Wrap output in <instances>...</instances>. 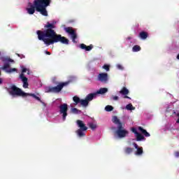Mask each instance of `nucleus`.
<instances>
[{"label":"nucleus","mask_w":179,"mask_h":179,"mask_svg":"<svg viewBox=\"0 0 179 179\" xmlns=\"http://www.w3.org/2000/svg\"><path fill=\"white\" fill-rule=\"evenodd\" d=\"M0 76H1V71H0Z\"/></svg>","instance_id":"39"},{"label":"nucleus","mask_w":179,"mask_h":179,"mask_svg":"<svg viewBox=\"0 0 179 179\" xmlns=\"http://www.w3.org/2000/svg\"><path fill=\"white\" fill-rule=\"evenodd\" d=\"M96 97H97V94L95 93H93V94H88L85 99L87 100V101H92V100H93L94 99H96Z\"/></svg>","instance_id":"15"},{"label":"nucleus","mask_w":179,"mask_h":179,"mask_svg":"<svg viewBox=\"0 0 179 179\" xmlns=\"http://www.w3.org/2000/svg\"><path fill=\"white\" fill-rule=\"evenodd\" d=\"M51 1L50 0H34V4L28 3L27 12L29 15L34 14V12H39L43 16H48L47 6H50Z\"/></svg>","instance_id":"2"},{"label":"nucleus","mask_w":179,"mask_h":179,"mask_svg":"<svg viewBox=\"0 0 179 179\" xmlns=\"http://www.w3.org/2000/svg\"><path fill=\"white\" fill-rule=\"evenodd\" d=\"M27 72V75H30V71L29 69L22 67V73L20 75V79H21L22 83H23V87L24 89H27L29 87V83L27 82V78H26V76H24V73Z\"/></svg>","instance_id":"8"},{"label":"nucleus","mask_w":179,"mask_h":179,"mask_svg":"<svg viewBox=\"0 0 179 179\" xmlns=\"http://www.w3.org/2000/svg\"><path fill=\"white\" fill-rule=\"evenodd\" d=\"M112 129H113V130L115 129V127H112Z\"/></svg>","instance_id":"37"},{"label":"nucleus","mask_w":179,"mask_h":179,"mask_svg":"<svg viewBox=\"0 0 179 179\" xmlns=\"http://www.w3.org/2000/svg\"><path fill=\"white\" fill-rule=\"evenodd\" d=\"M45 54H47V55H51V52L48 51H45Z\"/></svg>","instance_id":"32"},{"label":"nucleus","mask_w":179,"mask_h":179,"mask_svg":"<svg viewBox=\"0 0 179 179\" xmlns=\"http://www.w3.org/2000/svg\"><path fill=\"white\" fill-rule=\"evenodd\" d=\"M71 113H73V114H80L82 113V111L80 110H78V108H72Z\"/></svg>","instance_id":"23"},{"label":"nucleus","mask_w":179,"mask_h":179,"mask_svg":"<svg viewBox=\"0 0 179 179\" xmlns=\"http://www.w3.org/2000/svg\"><path fill=\"white\" fill-rule=\"evenodd\" d=\"M1 61H3V62H6L3 65V66L1 68V69L3 71H5V72H6V73H12V72H17V69L13 68V69H10V65L9 64V63L8 62H13V60L8 58V57H1Z\"/></svg>","instance_id":"5"},{"label":"nucleus","mask_w":179,"mask_h":179,"mask_svg":"<svg viewBox=\"0 0 179 179\" xmlns=\"http://www.w3.org/2000/svg\"><path fill=\"white\" fill-rule=\"evenodd\" d=\"M125 153H127V155H129V153H132V148H127L125 149Z\"/></svg>","instance_id":"28"},{"label":"nucleus","mask_w":179,"mask_h":179,"mask_svg":"<svg viewBox=\"0 0 179 179\" xmlns=\"http://www.w3.org/2000/svg\"><path fill=\"white\" fill-rule=\"evenodd\" d=\"M80 104V106H83V107H87V106H89V101L86 99H81Z\"/></svg>","instance_id":"19"},{"label":"nucleus","mask_w":179,"mask_h":179,"mask_svg":"<svg viewBox=\"0 0 179 179\" xmlns=\"http://www.w3.org/2000/svg\"><path fill=\"white\" fill-rule=\"evenodd\" d=\"M103 69H105V71H106V72H108V71H110V66L108 64H105L103 66Z\"/></svg>","instance_id":"27"},{"label":"nucleus","mask_w":179,"mask_h":179,"mask_svg":"<svg viewBox=\"0 0 179 179\" xmlns=\"http://www.w3.org/2000/svg\"><path fill=\"white\" fill-rule=\"evenodd\" d=\"M64 30L66 33H68V34H70L73 43H76V33L71 27H66L64 28Z\"/></svg>","instance_id":"10"},{"label":"nucleus","mask_w":179,"mask_h":179,"mask_svg":"<svg viewBox=\"0 0 179 179\" xmlns=\"http://www.w3.org/2000/svg\"><path fill=\"white\" fill-rule=\"evenodd\" d=\"M71 107H73V103H71Z\"/></svg>","instance_id":"36"},{"label":"nucleus","mask_w":179,"mask_h":179,"mask_svg":"<svg viewBox=\"0 0 179 179\" xmlns=\"http://www.w3.org/2000/svg\"><path fill=\"white\" fill-rule=\"evenodd\" d=\"M107 92H108V89L101 88L96 92H95V94H96V95L97 94H104L107 93Z\"/></svg>","instance_id":"18"},{"label":"nucleus","mask_w":179,"mask_h":179,"mask_svg":"<svg viewBox=\"0 0 179 179\" xmlns=\"http://www.w3.org/2000/svg\"><path fill=\"white\" fill-rule=\"evenodd\" d=\"M77 125L80 129L76 131V134L79 138H82V136H85L86 134L85 131H87V127L85 125L82 120H77Z\"/></svg>","instance_id":"7"},{"label":"nucleus","mask_w":179,"mask_h":179,"mask_svg":"<svg viewBox=\"0 0 179 179\" xmlns=\"http://www.w3.org/2000/svg\"><path fill=\"white\" fill-rule=\"evenodd\" d=\"M176 115L178 117V120H177L176 122H177V124H179V113H177Z\"/></svg>","instance_id":"31"},{"label":"nucleus","mask_w":179,"mask_h":179,"mask_svg":"<svg viewBox=\"0 0 179 179\" xmlns=\"http://www.w3.org/2000/svg\"><path fill=\"white\" fill-rule=\"evenodd\" d=\"M139 36L143 40L148 38V34L145 31L141 32Z\"/></svg>","instance_id":"22"},{"label":"nucleus","mask_w":179,"mask_h":179,"mask_svg":"<svg viewBox=\"0 0 179 179\" xmlns=\"http://www.w3.org/2000/svg\"><path fill=\"white\" fill-rule=\"evenodd\" d=\"M119 93L123 96V99H129V100H131V97L128 96V94H129V90L127 89V87H123Z\"/></svg>","instance_id":"13"},{"label":"nucleus","mask_w":179,"mask_h":179,"mask_svg":"<svg viewBox=\"0 0 179 179\" xmlns=\"http://www.w3.org/2000/svg\"><path fill=\"white\" fill-rule=\"evenodd\" d=\"M98 80L102 83H106L108 80V74L107 73H101L98 75Z\"/></svg>","instance_id":"12"},{"label":"nucleus","mask_w":179,"mask_h":179,"mask_svg":"<svg viewBox=\"0 0 179 179\" xmlns=\"http://www.w3.org/2000/svg\"><path fill=\"white\" fill-rule=\"evenodd\" d=\"M59 114L62 117V120L65 121L66 120V116L68 115V104L63 103L59 106Z\"/></svg>","instance_id":"9"},{"label":"nucleus","mask_w":179,"mask_h":179,"mask_svg":"<svg viewBox=\"0 0 179 179\" xmlns=\"http://www.w3.org/2000/svg\"><path fill=\"white\" fill-rule=\"evenodd\" d=\"M112 100H114L115 101H117V100H118V96H112Z\"/></svg>","instance_id":"30"},{"label":"nucleus","mask_w":179,"mask_h":179,"mask_svg":"<svg viewBox=\"0 0 179 179\" xmlns=\"http://www.w3.org/2000/svg\"><path fill=\"white\" fill-rule=\"evenodd\" d=\"M133 52H138V51H141V46L139 45H134L133 47Z\"/></svg>","instance_id":"24"},{"label":"nucleus","mask_w":179,"mask_h":179,"mask_svg":"<svg viewBox=\"0 0 179 179\" xmlns=\"http://www.w3.org/2000/svg\"><path fill=\"white\" fill-rule=\"evenodd\" d=\"M73 101H74V104L75 106L78 105V104H80V98H79L78 96H75L74 97H73Z\"/></svg>","instance_id":"20"},{"label":"nucleus","mask_w":179,"mask_h":179,"mask_svg":"<svg viewBox=\"0 0 179 179\" xmlns=\"http://www.w3.org/2000/svg\"><path fill=\"white\" fill-rule=\"evenodd\" d=\"M177 59H179V54L177 56Z\"/></svg>","instance_id":"35"},{"label":"nucleus","mask_w":179,"mask_h":179,"mask_svg":"<svg viewBox=\"0 0 179 179\" xmlns=\"http://www.w3.org/2000/svg\"><path fill=\"white\" fill-rule=\"evenodd\" d=\"M0 85H2V78H0Z\"/></svg>","instance_id":"34"},{"label":"nucleus","mask_w":179,"mask_h":179,"mask_svg":"<svg viewBox=\"0 0 179 179\" xmlns=\"http://www.w3.org/2000/svg\"><path fill=\"white\" fill-rule=\"evenodd\" d=\"M105 110L108 112L113 111L114 110V108L112 106L108 105L105 107Z\"/></svg>","instance_id":"25"},{"label":"nucleus","mask_w":179,"mask_h":179,"mask_svg":"<svg viewBox=\"0 0 179 179\" xmlns=\"http://www.w3.org/2000/svg\"><path fill=\"white\" fill-rule=\"evenodd\" d=\"M126 110H127L128 111H132L134 110H135V107H134V106L131 105V103H129L125 107Z\"/></svg>","instance_id":"21"},{"label":"nucleus","mask_w":179,"mask_h":179,"mask_svg":"<svg viewBox=\"0 0 179 179\" xmlns=\"http://www.w3.org/2000/svg\"><path fill=\"white\" fill-rule=\"evenodd\" d=\"M7 92H8L9 94L15 97V96H21V97H33L42 103V104L45 107V103L43 102L40 97L36 96L34 94H29L24 92H22L20 88L17 87L15 85H11L9 88H7Z\"/></svg>","instance_id":"3"},{"label":"nucleus","mask_w":179,"mask_h":179,"mask_svg":"<svg viewBox=\"0 0 179 179\" xmlns=\"http://www.w3.org/2000/svg\"><path fill=\"white\" fill-rule=\"evenodd\" d=\"M80 48H81L82 50H85V51H90L92 48H93V45H91L87 46L86 45L82 43L80 45Z\"/></svg>","instance_id":"17"},{"label":"nucleus","mask_w":179,"mask_h":179,"mask_svg":"<svg viewBox=\"0 0 179 179\" xmlns=\"http://www.w3.org/2000/svg\"><path fill=\"white\" fill-rule=\"evenodd\" d=\"M69 84V82L63 83L59 84L56 87H46L45 88V93H59L61 90L64 88V86H66Z\"/></svg>","instance_id":"6"},{"label":"nucleus","mask_w":179,"mask_h":179,"mask_svg":"<svg viewBox=\"0 0 179 179\" xmlns=\"http://www.w3.org/2000/svg\"><path fill=\"white\" fill-rule=\"evenodd\" d=\"M55 24H57V22L52 21L51 23L48 22L45 25L48 29L45 31H37V35L38 40H41L43 41L44 44L47 47L48 45H51L55 43H62V44H69V41L61 35L57 34L55 31L52 29H55Z\"/></svg>","instance_id":"1"},{"label":"nucleus","mask_w":179,"mask_h":179,"mask_svg":"<svg viewBox=\"0 0 179 179\" xmlns=\"http://www.w3.org/2000/svg\"><path fill=\"white\" fill-rule=\"evenodd\" d=\"M175 156H176V157H179V152H176L175 153Z\"/></svg>","instance_id":"33"},{"label":"nucleus","mask_w":179,"mask_h":179,"mask_svg":"<svg viewBox=\"0 0 179 179\" xmlns=\"http://www.w3.org/2000/svg\"><path fill=\"white\" fill-rule=\"evenodd\" d=\"M133 145L135 149L137 150V151L135 152V155H136V156H141L143 153V148H142V147L138 146L136 143H133Z\"/></svg>","instance_id":"14"},{"label":"nucleus","mask_w":179,"mask_h":179,"mask_svg":"<svg viewBox=\"0 0 179 179\" xmlns=\"http://www.w3.org/2000/svg\"><path fill=\"white\" fill-rule=\"evenodd\" d=\"M122 108V110H124V108Z\"/></svg>","instance_id":"38"},{"label":"nucleus","mask_w":179,"mask_h":179,"mask_svg":"<svg viewBox=\"0 0 179 179\" xmlns=\"http://www.w3.org/2000/svg\"><path fill=\"white\" fill-rule=\"evenodd\" d=\"M131 132H133L135 134L136 141L138 142H139L141 141H145V137L142 134H141L139 132H138V130H136V128L132 127Z\"/></svg>","instance_id":"11"},{"label":"nucleus","mask_w":179,"mask_h":179,"mask_svg":"<svg viewBox=\"0 0 179 179\" xmlns=\"http://www.w3.org/2000/svg\"><path fill=\"white\" fill-rule=\"evenodd\" d=\"M138 131H140V132H141V134H143V135H144V136H145L146 138H148V136H150V134H149L145 129L138 127Z\"/></svg>","instance_id":"16"},{"label":"nucleus","mask_w":179,"mask_h":179,"mask_svg":"<svg viewBox=\"0 0 179 179\" xmlns=\"http://www.w3.org/2000/svg\"><path fill=\"white\" fill-rule=\"evenodd\" d=\"M89 126L91 128V129H96V128H97V125L93 122L90 123Z\"/></svg>","instance_id":"26"},{"label":"nucleus","mask_w":179,"mask_h":179,"mask_svg":"<svg viewBox=\"0 0 179 179\" xmlns=\"http://www.w3.org/2000/svg\"><path fill=\"white\" fill-rule=\"evenodd\" d=\"M112 121L115 125L117 126V129L115 131V135L117 136V138L122 139L125 136H128L129 132L124 129H122V123L120 121V119L117 116H113Z\"/></svg>","instance_id":"4"},{"label":"nucleus","mask_w":179,"mask_h":179,"mask_svg":"<svg viewBox=\"0 0 179 179\" xmlns=\"http://www.w3.org/2000/svg\"><path fill=\"white\" fill-rule=\"evenodd\" d=\"M116 66H117V69H120L121 71H122V69H124V67L121 64H117Z\"/></svg>","instance_id":"29"}]
</instances>
